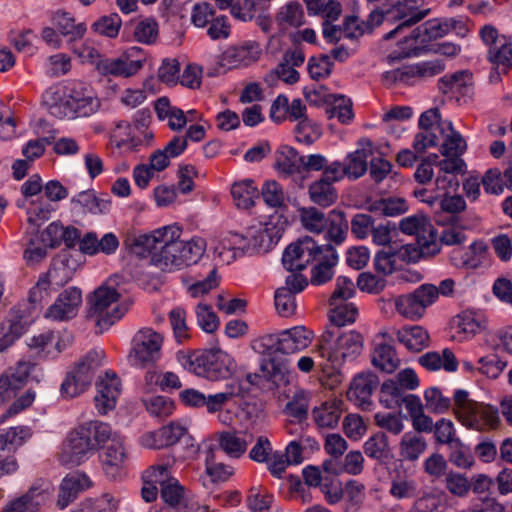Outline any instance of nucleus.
I'll return each mask as SVG.
<instances>
[{
    "label": "nucleus",
    "mask_w": 512,
    "mask_h": 512,
    "mask_svg": "<svg viewBox=\"0 0 512 512\" xmlns=\"http://www.w3.org/2000/svg\"><path fill=\"white\" fill-rule=\"evenodd\" d=\"M181 235L178 224L166 225L149 234L135 236L130 243V260H144L162 271L181 269Z\"/></svg>",
    "instance_id": "nucleus-1"
},
{
    "label": "nucleus",
    "mask_w": 512,
    "mask_h": 512,
    "mask_svg": "<svg viewBox=\"0 0 512 512\" xmlns=\"http://www.w3.org/2000/svg\"><path fill=\"white\" fill-rule=\"evenodd\" d=\"M311 262V283L322 285L332 279L338 254L331 244L319 245L311 237H304L290 244L284 251L282 263L288 271H302Z\"/></svg>",
    "instance_id": "nucleus-2"
},
{
    "label": "nucleus",
    "mask_w": 512,
    "mask_h": 512,
    "mask_svg": "<svg viewBox=\"0 0 512 512\" xmlns=\"http://www.w3.org/2000/svg\"><path fill=\"white\" fill-rule=\"evenodd\" d=\"M310 332L303 326H296L276 334H266L253 340L252 349L261 355L267 356L262 364L263 371L274 381L282 380L288 369L285 362L278 359L276 353L291 354L308 347L311 342Z\"/></svg>",
    "instance_id": "nucleus-3"
},
{
    "label": "nucleus",
    "mask_w": 512,
    "mask_h": 512,
    "mask_svg": "<svg viewBox=\"0 0 512 512\" xmlns=\"http://www.w3.org/2000/svg\"><path fill=\"white\" fill-rule=\"evenodd\" d=\"M127 292L128 277L121 272L111 275L88 296L87 318L95 323L97 333L108 330L124 316L119 301Z\"/></svg>",
    "instance_id": "nucleus-4"
},
{
    "label": "nucleus",
    "mask_w": 512,
    "mask_h": 512,
    "mask_svg": "<svg viewBox=\"0 0 512 512\" xmlns=\"http://www.w3.org/2000/svg\"><path fill=\"white\" fill-rule=\"evenodd\" d=\"M113 435L108 423L100 420L85 421L68 433L60 461L65 465H80L98 452Z\"/></svg>",
    "instance_id": "nucleus-5"
},
{
    "label": "nucleus",
    "mask_w": 512,
    "mask_h": 512,
    "mask_svg": "<svg viewBox=\"0 0 512 512\" xmlns=\"http://www.w3.org/2000/svg\"><path fill=\"white\" fill-rule=\"evenodd\" d=\"M180 361L186 370L210 381L228 379L237 370L234 358L220 348L195 351Z\"/></svg>",
    "instance_id": "nucleus-6"
},
{
    "label": "nucleus",
    "mask_w": 512,
    "mask_h": 512,
    "mask_svg": "<svg viewBox=\"0 0 512 512\" xmlns=\"http://www.w3.org/2000/svg\"><path fill=\"white\" fill-rule=\"evenodd\" d=\"M458 21L450 18L445 21L429 20L414 29L410 36L404 37L397 43V48L386 56V61L392 64L398 60L418 55L421 50L420 43L427 40L441 38L456 28Z\"/></svg>",
    "instance_id": "nucleus-7"
},
{
    "label": "nucleus",
    "mask_w": 512,
    "mask_h": 512,
    "mask_svg": "<svg viewBox=\"0 0 512 512\" xmlns=\"http://www.w3.org/2000/svg\"><path fill=\"white\" fill-rule=\"evenodd\" d=\"M332 338V332L322 335L319 350L314 353L326 358L333 368L341 366L347 360H354L363 350V336L355 330L342 333L335 341Z\"/></svg>",
    "instance_id": "nucleus-8"
},
{
    "label": "nucleus",
    "mask_w": 512,
    "mask_h": 512,
    "mask_svg": "<svg viewBox=\"0 0 512 512\" xmlns=\"http://www.w3.org/2000/svg\"><path fill=\"white\" fill-rule=\"evenodd\" d=\"M164 337L152 328L138 330L131 340L130 361L140 368L154 366L162 357Z\"/></svg>",
    "instance_id": "nucleus-9"
},
{
    "label": "nucleus",
    "mask_w": 512,
    "mask_h": 512,
    "mask_svg": "<svg viewBox=\"0 0 512 512\" xmlns=\"http://www.w3.org/2000/svg\"><path fill=\"white\" fill-rule=\"evenodd\" d=\"M399 230L406 235H416L419 252L410 259L416 260L418 256L428 257L440 251L438 235L429 221L423 214H416L404 217L399 222Z\"/></svg>",
    "instance_id": "nucleus-10"
},
{
    "label": "nucleus",
    "mask_w": 512,
    "mask_h": 512,
    "mask_svg": "<svg viewBox=\"0 0 512 512\" xmlns=\"http://www.w3.org/2000/svg\"><path fill=\"white\" fill-rule=\"evenodd\" d=\"M31 436V429L26 426L0 431V477L11 475L18 470L19 466L13 454Z\"/></svg>",
    "instance_id": "nucleus-11"
},
{
    "label": "nucleus",
    "mask_w": 512,
    "mask_h": 512,
    "mask_svg": "<svg viewBox=\"0 0 512 512\" xmlns=\"http://www.w3.org/2000/svg\"><path fill=\"white\" fill-rule=\"evenodd\" d=\"M437 300V287L432 284H422L414 292L400 295L395 299L396 311L411 320L420 319L426 308Z\"/></svg>",
    "instance_id": "nucleus-12"
},
{
    "label": "nucleus",
    "mask_w": 512,
    "mask_h": 512,
    "mask_svg": "<svg viewBox=\"0 0 512 512\" xmlns=\"http://www.w3.org/2000/svg\"><path fill=\"white\" fill-rule=\"evenodd\" d=\"M360 148L349 153L344 162L333 161L331 174H336L340 181L347 177L350 180L361 178L368 169L367 158L373 154V144L370 139L363 138L359 141Z\"/></svg>",
    "instance_id": "nucleus-13"
},
{
    "label": "nucleus",
    "mask_w": 512,
    "mask_h": 512,
    "mask_svg": "<svg viewBox=\"0 0 512 512\" xmlns=\"http://www.w3.org/2000/svg\"><path fill=\"white\" fill-rule=\"evenodd\" d=\"M453 400L456 417L463 425L469 428L477 429L482 425V420L492 421L495 419V413L489 407L469 399V394L466 390H456Z\"/></svg>",
    "instance_id": "nucleus-14"
},
{
    "label": "nucleus",
    "mask_w": 512,
    "mask_h": 512,
    "mask_svg": "<svg viewBox=\"0 0 512 512\" xmlns=\"http://www.w3.org/2000/svg\"><path fill=\"white\" fill-rule=\"evenodd\" d=\"M71 273L65 266L52 268L47 273L42 274L37 283L30 289L28 303L20 304L22 309L31 311L36 316L38 307L44 298L48 296V289L51 285L61 287L71 280Z\"/></svg>",
    "instance_id": "nucleus-15"
},
{
    "label": "nucleus",
    "mask_w": 512,
    "mask_h": 512,
    "mask_svg": "<svg viewBox=\"0 0 512 512\" xmlns=\"http://www.w3.org/2000/svg\"><path fill=\"white\" fill-rule=\"evenodd\" d=\"M423 0H395L389 3L386 9V17L391 21L400 22L398 26L386 33L384 40L391 39L404 27H410L421 21L429 13V9L420 10Z\"/></svg>",
    "instance_id": "nucleus-16"
},
{
    "label": "nucleus",
    "mask_w": 512,
    "mask_h": 512,
    "mask_svg": "<svg viewBox=\"0 0 512 512\" xmlns=\"http://www.w3.org/2000/svg\"><path fill=\"white\" fill-rule=\"evenodd\" d=\"M74 117H87L95 113L100 101L94 95L90 85L80 80H69L63 83Z\"/></svg>",
    "instance_id": "nucleus-17"
},
{
    "label": "nucleus",
    "mask_w": 512,
    "mask_h": 512,
    "mask_svg": "<svg viewBox=\"0 0 512 512\" xmlns=\"http://www.w3.org/2000/svg\"><path fill=\"white\" fill-rule=\"evenodd\" d=\"M260 54L261 48L259 44L253 41L229 46L219 56L216 74H218L221 69L227 71L247 67L256 62ZM209 75H215V73H209Z\"/></svg>",
    "instance_id": "nucleus-18"
},
{
    "label": "nucleus",
    "mask_w": 512,
    "mask_h": 512,
    "mask_svg": "<svg viewBox=\"0 0 512 512\" xmlns=\"http://www.w3.org/2000/svg\"><path fill=\"white\" fill-rule=\"evenodd\" d=\"M82 304V291L76 286H70L59 293L56 300L44 313L51 321L64 322L75 318Z\"/></svg>",
    "instance_id": "nucleus-19"
},
{
    "label": "nucleus",
    "mask_w": 512,
    "mask_h": 512,
    "mask_svg": "<svg viewBox=\"0 0 512 512\" xmlns=\"http://www.w3.org/2000/svg\"><path fill=\"white\" fill-rule=\"evenodd\" d=\"M95 387V408L100 415H106L116 407L121 394L120 379L115 372L109 370L98 378Z\"/></svg>",
    "instance_id": "nucleus-20"
},
{
    "label": "nucleus",
    "mask_w": 512,
    "mask_h": 512,
    "mask_svg": "<svg viewBox=\"0 0 512 512\" xmlns=\"http://www.w3.org/2000/svg\"><path fill=\"white\" fill-rule=\"evenodd\" d=\"M379 384V378L372 372H364L356 375L347 392L348 399L353 401L363 410H370L372 406V394Z\"/></svg>",
    "instance_id": "nucleus-21"
},
{
    "label": "nucleus",
    "mask_w": 512,
    "mask_h": 512,
    "mask_svg": "<svg viewBox=\"0 0 512 512\" xmlns=\"http://www.w3.org/2000/svg\"><path fill=\"white\" fill-rule=\"evenodd\" d=\"M331 168L322 173L320 178L312 182L308 188L310 200L321 207H329L338 199V192L334 183L340 179L336 174H331Z\"/></svg>",
    "instance_id": "nucleus-22"
},
{
    "label": "nucleus",
    "mask_w": 512,
    "mask_h": 512,
    "mask_svg": "<svg viewBox=\"0 0 512 512\" xmlns=\"http://www.w3.org/2000/svg\"><path fill=\"white\" fill-rule=\"evenodd\" d=\"M92 486L90 478L82 472L76 471L67 474L59 487L57 506L66 508L78 495Z\"/></svg>",
    "instance_id": "nucleus-23"
},
{
    "label": "nucleus",
    "mask_w": 512,
    "mask_h": 512,
    "mask_svg": "<svg viewBox=\"0 0 512 512\" xmlns=\"http://www.w3.org/2000/svg\"><path fill=\"white\" fill-rule=\"evenodd\" d=\"M42 105L56 118H73V109L63 83L52 85L43 92Z\"/></svg>",
    "instance_id": "nucleus-24"
},
{
    "label": "nucleus",
    "mask_w": 512,
    "mask_h": 512,
    "mask_svg": "<svg viewBox=\"0 0 512 512\" xmlns=\"http://www.w3.org/2000/svg\"><path fill=\"white\" fill-rule=\"evenodd\" d=\"M110 440V445L102 455V465L105 474L111 479H116L124 467L126 453L124 442L118 439L116 433Z\"/></svg>",
    "instance_id": "nucleus-25"
},
{
    "label": "nucleus",
    "mask_w": 512,
    "mask_h": 512,
    "mask_svg": "<svg viewBox=\"0 0 512 512\" xmlns=\"http://www.w3.org/2000/svg\"><path fill=\"white\" fill-rule=\"evenodd\" d=\"M253 441V435L247 432L222 431L218 434L219 448L229 457L238 459Z\"/></svg>",
    "instance_id": "nucleus-26"
},
{
    "label": "nucleus",
    "mask_w": 512,
    "mask_h": 512,
    "mask_svg": "<svg viewBox=\"0 0 512 512\" xmlns=\"http://www.w3.org/2000/svg\"><path fill=\"white\" fill-rule=\"evenodd\" d=\"M303 156L290 146L276 152L275 169L283 178H293L302 172Z\"/></svg>",
    "instance_id": "nucleus-27"
},
{
    "label": "nucleus",
    "mask_w": 512,
    "mask_h": 512,
    "mask_svg": "<svg viewBox=\"0 0 512 512\" xmlns=\"http://www.w3.org/2000/svg\"><path fill=\"white\" fill-rule=\"evenodd\" d=\"M488 246L484 241H474L465 252L454 251L451 262L456 267L475 269L486 258Z\"/></svg>",
    "instance_id": "nucleus-28"
},
{
    "label": "nucleus",
    "mask_w": 512,
    "mask_h": 512,
    "mask_svg": "<svg viewBox=\"0 0 512 512\" xmlns=\"http://www.w3.org/2000/svg\"><path fill=\"white\" fill-rule=\"evenodd\" d=\"M367 210L383 217H397L409 210L408 202L403 197L389 196L367 201Z\"/></svg>",
    "instance_id": "nucleus-29"
},
{
    "label": "nucleus",
    "mask_w": 512,
    "mask_h": 512,
    "mask_svg": "<svg viewBox=\"0 0 512 512\" xmlns=\"http://www.w3.org/2000/svg\"><path fill=\"white\" fill-rule=\"evenodd\" d=\"M438 128L443 141L440 149L443 156L462 155L466 151V141L451 122L441 123Z\"/></svg>",
    "instance_id": "nucleus-30"
},
{
    "label": "nucleus",
    "mask_w": 512,
    "mask_h": 512,
    "mask_svg": "<svg viewBox=\"0 0 512 512\" xmlns=\"http://www.w3.org/2000/svg\"><path fill=\"white\" fill-rule=\"evenodd\" d=\"M47 497L44 489L31 487L27 493L7 505L2 512H37Z\"/></svg>",
    "instance_id": "nucleus-31"
},
{
    "label": "nucleus",
    "mask_w": 512,
    "mask_h": 512,
    "mask_svg": "<svg viewBox=\"0 0 512 512\" xmlns=\"http://www.w3.org/2000/svg\"><path fill=\"white\" fill-rule=\"evenodd\" d=\"M427 441L417 432H406L399 442V455L405 461H417L427 449Z\"/></svg>",
    "instance_id": "nucleus-32"
},
{
    "label": "nucleus",
    "mask_w": 512,
    "mask_h": 512,
    "mask_svg": "<svg viewBox=\"0 0 512 512\" xmlns=\"http://www.w3.org/2000/svg\"><path fill=\"white\" fill-rule=\"evenodd\" d=\"M386 16V10L380 9L377 4L370 11L367 21H362L361 28L356 27L354 30L349 28L351 24H357V16H349L344 20V32L347 38H358L367 32H371L375 27L379 26Z\"/></svg>",
    "instance_id": "nucleus-33"
},
{
    "label": "nucleus",
    "mask_w": 512,
    "mask_h": 512,
    "mask_svg": "<svg viewBox=\"0 0 512 512\" xmlns=\"http://www.w3.org/2000/svg\"><path fill=\"white\" fill-rule=\"evenodd\" d=\"M397 340L412 352H420L429 344V335L421 326H409L396 330Z\"/></svg>",
    "instance_id": "nucleus-34"
},
{
    "label": "nucleus",
    "mask_w": 512,
    "mask_h": 512,
    "mask_svg": "<svg viewBox=\"0 0 512 512\" xmlns=\"http://www.w3.org/2000/svg\"><path fill=\"white\" fill-rule=\"evenodd\" d=\"M71 202L74 208H79L83 213L104 214L110 208V201L99 198L94 190L78 193L71 199Z\"/></svg>",
    "instance_id": "nucleus-35"
},
{
    "label": "nucleus",
    "mask_w": 512,
    "mask_h": 512,
    "mask_svg": "<svg viewBox=\"0 0 512 512\" xmlns=\"http://www.w3.org/2000/svg\"><path fill=\"white\" fill-rule=\"evenodd\" d=\"M342 414L341 402H325L312 410V417L319 428L333 429L339 423Z\"/></svg>",
    "instance_id": "nucleus-36"
},
{
    "label": "nucleus",
    "mask_w": 512,
    "mask_h": 512,
    "mask_svg": "<svg viewBox=\"0 0 512 512\" xmlns=\"http://www.w3.org/2000/svg\"><path fill=\"white\" fill-rule=\"evenodd\" d=\"M349 229V222L346 219V215L343 211L332 210L329 214L326 239L329 241L328 244L340 245L347 237Z\"/></svg>",
    "instance_id": "nucleus-37"
},
{
    "label": "nucleus",
    "mask_w": 512,
    "mask_h": 512,
    "mask_svg": "<svg viewBox=\"0 0 512 512\" xmlns=\"http://www.w3.org/2000/svg\"><path fill=\"white\" fill-rule=\"evenodd\" d=\"M419 363L432 371L443 368L448 372H454L458 367L456 357L449 349H444L442 355L437 352H428L419 358Z\"/></svg>",
    "instance_id": "nucleus-38"
},
{
    "label": "nucleus",
    "mask_w": 512,
    "mask_h": 512,
    "mask_svg": "<svg viewBox=\"0 0 512 512\" xmlns=\"http://www.w3.org/2000/svg\"><path fill=\"white\" fill-rule=\"evenodd\" d=\"M242 392L240 382L232 381L227 383L225 391L216 394L205 395L206 411L210 414H214L223 409V407L234 397L239 396Z\"/></svg>",
    "instance_id": "nucleus-39"
},
{
    "label": "nucleus",
    "mask_w": 512,
    "mask_h": 512,
    "mask_svg": "<svg viewBox=\"0 0 512 512\" xmlns=\"http://www.w3.org/2000/svg\"><path fill=\"white\" fill-rule=\"evenodd\" d=\"M160 497L171 508H178L187 503L186 489L177 478H170L162 484Z\"/></svg>",
    "instance_id": "nucleus-40"
},
{
    "label": "nucleus",
    "mask_w": 512,
    "mask_h": 512,
    "mask_svg": "<svg viewBox=\"0 0 512 512\" xmlns=\"http://www.w3.org/2000/svg\"><path fill=\"white\" fill-rule=\"evenodd\" d=\"M472 85V74L466 70L457 71L441 77L438 81L439 90L444 93H466Z\"/></svg>",
    "instance_id": "nucleus-41"
},
{
    "label": "nucleus",
    "mask_w": 512,
    "mask_h": 512,
    "mask_svg": "<svg viewBox=\"0 0 512 512\" xmlns=\"http://www.w3.org/2000/svg\"><path fill=\"white\" fill-rule=\"evenodd\" d=\"M372 364L386 373H393L398 368L400 360L393 346L379 344L373 351Z\"/></svg>",
    "instance_id": "nucleus-42"
},
{
    "label": "nucleus",
    "mask_w": 512,
    "mask_h": 512,
    "mask_svg": "<svg viewBox=\"0 0 512 512\" xmlns=\"http://www.w3.org/2000/svg\"><path fill=\"white\" fill-rule=\"evenodd\" d=\"M311 393L303 389H297L290 401L284 408L285 414L296 419L298 422L304 421L308 416Z\"/></svg>",
    "instance_id": "nucleus-43"
},
{
    "label": "nucleus",
    "mask_w": 512,
    "mask_h": 512,
    "mask_svg": "<svg viewBox=\"0 0 512 512\" xmlns=\"http://www.w3.org/2000/svg\"><path fill=\"white\" fill-rule=\"evenodd\" d=\"M231 194L236 205L242 209H248L254 205L259 192L254 181L250 179L235 183L231 188Z\"/></svg>",
    "instance_id": "nucleus-44"
},
{
    "label": "nucleus",
    "mask_w": 512,
    "mask_h": 512,
    "mask_svg": "<svg viewBox=\"0 0 512 512\" xmlns=\"http://www.w3.org/2000/svg\"><path fill=\"white\" fill-rule=\"evenodd\" d=\"M432 432L437 444L447 445L449 448L462 446V441L457 437L454 423L450 419L441 418L436 421Z\"/></svg>",
    "instance_id": "nucleus-45"
},
{
    "label": "nucleus",
    "mask_w": 512,
    "mask_h": 512,
    "mask_svg": "<svg viewBox=\"0 0 512 512\" xmlns=\"http://www.w3.org/2000/svg\"><path fill=\"white\" fill-rule=\"evenodd\" d=\"M488 59L495 66L497 73H507L512 68V43L504 40L492 49H488Z\"/></svg>",
    "instance_id": "nucleus-46"
},
{
    "label": "nucleus",
    "mask_w": 512,
    "mask_h": 512,
    "mask_svg": "<svg viewBox=\"0 0 512 512\" xmlns=\"http://www.w3.org/2000/svg\"><path fill=\"white\" fill-rule=\"evenodd\" d=\"M105 353L102 349L90 350L76 365L75 370L79 376H86L91 384L95 372L103 365Z\"/></svg>",
    "instance_id": "nucleus-47"
},
{
    "label": "nucleus",
    "mask_w": 512,
    "mask_h": 512,
    "mask_svg": "<svg viewBox=\"0 0 512 512\" xmlns=\"http://www.w3.org/2000/svg\"><path fill=\"white\" fill-rule=\"evenodd\" d=\"M406 395L394 379H389L381 385L379 400L385 408L395 409L403 404Z\"/></svg>",
    "instance_id": "nucleus-48"
},
{
    "label": "nucleus",
    "mask_w": 512,
    "mask_h": 512,
    "mask_svg": "<svg viewBox=\"0 0 512 512\" xmlns=\"http://www.w3.org/2000/svg\"><path fill=\"white\" fill-rule=\"evenodd\" d=\"M34 320L35 315L31 311L27 312L26 309H22L21 305H18L13 309L6 328L18 340L28 330Z\"/></svg>",
    "instance_id": "nucleus-49"
},
{
    "label": "nucleus",
    "mask_w": 512,
    "mask_h": 512,
    "mask_svg": "<svg viewBox=\"0 0 512 512\" xmlns=\"http://www.w3.org/2000/svg\"><path fill=\"white\" fill-rule=\"evenodd\" d=\"M91 384L86 376H79L75 370L67 372L61 386L60 394L64 399H72L85 392Z\"/></svg>",
    "instance_id": "nucleus-50"
},
{
    "label": "nucleus",
    "mask_w": 512,
    "mask_h": 512,
    "mask_svg": "<svg viewBox=\"0 0 512 512\" xmlns=\"http://www.w3.org/2000/svg\"><path fill=\"white\" fill-rule=\"evenodd\" d=\"M207 243L201 237H192L190 240H181V268L184 265L197 263L206 251Z\"/></svg>",
    "instance_id": "nucleus-51"
},
{
    "label": "nucleus",
    "mask_w": 512,
    "mask_h": 512,
    "mask_svg": "<svg viewBox=\"0 0 512 512\" xmlns=\"http://www.w3.org/2000/svg\"><path fill=\"white\" fill-rule=\"evenodd\" d=\"M96 70L104 76L128 77V55L117 58L102 57L96 62Z\"/></svg>",
    "instance_id": "nucleus-52"
},
{
    "label": "nucleus",
    "mask_w": 512,
    "mask_h": 512,
    "mask_svg": "<svg viewBox=\"0 0 512 512\" xmlns=\"http://www.w3.org/2000/svg\"><path fill=\"white\" fill-rule=\"evenodd\" d=\"M143 403L148 414L159 420L171 416L175 410L174 401L166 396H152L144 399Z\"/></svg>",
    "instance_id": "nucleus-53"
},
{
    "label": "nucleus",
    "mask_w": 512,
    "mask_h": 512,
    "mask_svg": "<svg viewBox=\"0 0 512 512\" xmlns=\"http://www.w3.org/2000/svg\"><path fill=\"white\" fill-rule=\"evenodd\" d=\"M365 486L356 481L349 480L344 487V510L346 512H356L361 507L364 501Z\"/></svg>",
    "instance_id": "nucleus-54"
},
{
    "label": "nucleus",
    "mask_w": 512,
    "mask_h": 512,
    "mask_svg": "<svg viewBox=\"0 0 512 512\" xmlns=\"http://www.w3.org/2000/svg\"><path fill=\"white\" fill-rule=\"evenodd\" d=\"M53 210L52 205L47 201L31 200L26 209L27 222L34 229H38L45 221L49 220Z\"/></svg>",
    "instance_id": "nucleus-55"
},
{
    "label": "nucleus",
    "mask_w": 512,
    "mask_h": 512,
    "mask_svg": "<svg viewBox=\"0 0 512 512\" xmlns=\"http://www.w3.org/2000/svg\"><path fill=\"white\" fill-rule=\"evenodd\" d=\"M425 407L433 414H443L451 407V399L444 396L437 387H430L424 392Z\"/></svg>",
    "instance_id": "nucleus-56"
},
{
    "label": "nucleus",
    "mask_w": 512,
    "mask_h": 512,
    "mask_svg": "<svg viewBox=\"0 0 512 512\" xmlns=\"http://www.w3.org/2000/svg\"><path fill=\"white\" fill-rule=\"evenodd\" d=\"M332 306L330 319L331 322L337 327H342L347 324L353 323L358 314L357 308L353 303L337 302L330 303Z\"/></svg>",
    "instance_id": "nucleus-57"
},
{
    "label": "nucleus",
    "mask_w": 512,
    "mask_h": 512,
    "mask_svg": "<svg viewBox=\"0 0 512 512\" xmlns=\"http://www.w3.org/2000/svg\"><path fill=\"white\" fill-rule=\"evenodd\" d=\"M363 448L368 457L382 460L387 457L389 451L388 438L385 433L378 432L366 440Z\"/></svg>",
    "instance_id": "nucleus-58"
},
{
    "label": "nucleus",
    "mask_w": 512,
    "mask_h": 512,
    "mask_svg": "<svg viewBox=\"0 0 512 512\" xmlns=\"http://www.w3.org/2000/svg\"><path fill=\"white\" fill-rule=\"evenodd\" d=\"M122 20L117 13L100 17L92 24V30L102 36L115 38L119 34Z\"/></svg>",
    "instance_id": "nucleus-59"
},
{
    "label": "nucleus",
    "mask_w": 512,
    "mask_h": 512,
    "mask_svg": "<svg viewBox=\"0 0 512 512\" xmlns=\"http://www.w3.org/2000/svg\"><path fill=\"white\" fill-rule=\"evenodd\" d=\"M136 41L143 44H153L158 37V24L153 18H145L136 23L133 29Z\"/></svg>",
    "instance_id": "nucleus-60"
},
{
    "label": "nucleus",
    "mask_w": 512,
    "mask_h": 512,
    "mask_svg": "<svg viewBox=\"0 0 512 512\" xmlns=\"http://www.w3.org/2000/svg\"><path fill=\"white\" fill-rule=\"evenodd\" d=\"M301 222L307 230L317 234L324 231L328 225L325 214L315 207L302 209Z\"/></svg>",
    "instance_id": "nucleus-61"
},
{
    "label": "nucleus",
    "mask_w": 512,
    "mask_h": 512,
    "mask_svg": "<svg viewBox=\"0 0 512 512\" xmlns=\"http://www.w3.org/2000/svg\"><path fill=\"white\" fill-rule=\"evenodd\" d=\"M334 63L327 54H320L309 59L307 69L309 75L314 80L325 79L329 77Z\"/></svg>",
    "instance_id": "nucleus-62"
},
{
    "label": "nucleus",
    "mask_w": 512,
    "mask_h": 512,
    "mask_svg": "<svg viewBox=\"0 0 512 512\" xmlns=\"http://www.w3.org/2000/svg\"><path fill=\"white\" fill-rule=\"evenodd\" d=\"M205 470L212 482H225L234 473L231 466L215 461V455L210 451L205 459Z\"/></svg>",
    "instance_id": "nucleus-63"
},
{
    "label": "nucleus",
    "mask_w": 512,
    "mask_h": 512,
    "mask_svg": "<svg viewBox=\"0 0 512 512\" xmlns=\"http://www.w3.org/2000/svg\"><path fill=\"white\" fill-rule=\"evenodd\" d=\"M197 323L206 333H214L220 324L218 316L212 311L208 304L198 303L195 308Z\"/></svg>",
    "instance_id": "nucleus-64"
}]
</instances>
